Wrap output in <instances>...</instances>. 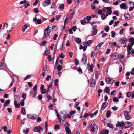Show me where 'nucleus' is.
Masks as SVG:
<instances>
[{"instance_id":"f257e3e1","label":"nucleus","mask_w":134,"mask_h":134,"mask_svg":"<svg viewBox=\"0 0 134 134\" xmlns=\"http://www.w3.org/2000/svg\"><path fill=\"white\" fill-rule=\"evenodd\" d=\"M49 26H48L47 28H46L44 30V36L43 37V38H47L50 32V30L49 29Z\"/></svg>"},{"instance_id":"f03ea898","label":"nucleus","mask_w":134,"mask_h":134,"mask_svg":"<svg viewBox=\"0 0 134 134\" xmlns=\"http://www.w3.org/2000/svg\"><path fill=\"white\" fill-rule=\"evenodd\" d=\"M102 10L104 12L107 13V10L109 12L108 14L109 15H111L112 13V11L111 10V8L110 7H106L103 8L102 9Z\"/></svg>"},{"instance_id":"7ed1b4c3","label":"nucleus","mask_w":134,"mask_h":134,"mask_svg":"<svg viewBox=\"0 0 134 134\" xmlns=\"http://www.w3.org/2000/svg\"><path fill=\"white\" fill-rule=\"evenodd\" d=\"M43 129L40 126L36 127L34 129V132H38L39 133H40L41 131H43Z\"/></svg>"},{"instance_id":"20e7f679","label":"nucleus","mask_w":134,"mask_h":134,"mask_svg":"<svg viewBox=\"0 0 134 134\" xmlns=\"http://www.w3.org/2000/svg\"><path fill=\"white\" fill-rule=\"evenodd\" d=\"M105 80L106 83L108 84H110L114 82V80L111 79L108 77H106Z\"/></svg>"},{"instance_id":"39448f33","label":"nucleus","mask_w":134,"mask_h":134,"mask_svg":"<svg viewBox=\"0 0 134 134\" xmlns=\"http://www.w3.org/2000/svg\"><path fill=\"white\" fill-rule=\"evenodd\" d=\"M118 57L119 55L118 53H115L112 55L111 58L112 60H114L117 59L118 58Z\"/></svg>"},{"instance_id":"423d86ee","label":"nucleus","mask_w":134,"mask_h":134,"mask_svg":"<svg viewBox=\"0 0 134 134\" xmlns=\"http://www.w3.org/2000/svg\"><path fill=\"white\" fill-rule=\"evenodd\" d=\"M51 4L50 0H46L43 2L42 5L44 7L48 6Z\"/></svg>"},{"instance_id":"0eeeda50","label":"nucleus","mask_w":134,"mask_h":134,"mask_svg":"<svg viewBox=\"0 0 134 134\" xmlns=\"http://www.w3.org/2000/svg\"><path fill=\"white\" fill-rule=\"evenodd\" d=\"M27 116L28 118L32 120L36 119L37 118V116L36 115H31L30 114H27Z\"/></svg>"},{"instance_id":"6e6552de","label":"nucleus","mask_w":134,"mask_h":134,"mask_svg":"<svg viewBox=\"0 0 134 134\" xmlns=\"http://www.w3.org/2000/svg\"><path fill=\"white\" fill-rule=\"evenodd\" d=\"M132 123L131 122L129 121L126 122L124 126L125 127V128H129L132 126Z\"/></svg>"},{"instance_id":"1a4fd4ad","label":"nucleus","mask_w":134,"mask_h":134,"mask_svg":"<svg viewBox=\"0 0 134 134\" xmlns=\"http://www.w3.org/2000/svg\"><path fill=\"white\" fill-rule=\"evenodd\" d=\"M124 114L125 119L127 120H129L130 117L129 115L130 114V113L127 111H125L124 112Z\"/></svg>"},{"instance_id":"9d476101","label":"nucleus","mask_w":134,"mask_h":134,"mask_svg":"<svg viewBox=\"0 0 134 134\" xmlns=\"http://www.w3.org/2000/svg\"><path fill=\"white\" fill-rule=\"evenodd\" d=\"M124 125H125V123L124 122H120L118 121L117 124H116V126L119 127H121Z\"/></svg>"},{"instance_id":"9b49d317","label":"nucleus","mask_w":134,"mask_h":134,"mask_svg":"<svg viewBox=\"0 0 134 134\" xmlns=\"http://www.w3.org/2000/svg\"><path fill=\"white\" fill-rule=\"evenodd\" d=\"M120 42L122 44H125L126 43L127 39L125 38H122L119 40Z\"/></svg>"},{"instance_id":"f8f14e48","label":"nucleus","mask_w":134,"mask_h":134,"mask_svg":"<svg viewBox=\"0 0 134 134\" xmlns=\"http://www.w3.org/2000/svg\"><path fill=\"white\" fill-rule=\"evenodd\" d=\"M108 104V103H107L104 102L101 105V109L102 110H104Z\"/></svg>"},{"instance_id":"ddd939ff","label":"nucleus","mask_w":134,"mask_h":134,"mask_svg":"<svg viewBox=\"0 0 134 134\" xmlns=\"http://www.w3.org/2000/svg\"><path fill=\"white\" fill-rule=\"evenodd\" d=\"M120 8L122 9H127V7L126 5V3H122L120 5Z\"/></svg>"},{"instance_id":"4468645a","label":"nucleus","mask_w":134,"mask_h":134,"mask_svg":"<svg viewBox=\"0 0 134 134\" xmlns=\"http://www.w3.org/2000/svg\"><path fill=\"white\" fill-rule=\"evenodd\" d=\"M87 58L85 54H84L83 57L81 60V62L84 63L86 62Z\"/></svg>"},{"instance_id":"2eb2a0df","label":"nucleus","mask_w":134,"mask_h":134,"mask_svg":"<svg viewBox=\"0 0 134 134\" xmlns=\"http://www.w3.org/2000/svg\"><path fill=\"white\" fill-rule=\"evenodd\" d=\"M93 41L92 40H90L86 42H83V45H86L87 46H89L90 44L92 43V42Z\"/></svg>"},{"instance_id":"dca6fc26","label":"nucleus","mask_w":134,"mask_h":134,"mask_svg":"<svg viewBox=\"0 0 134 134\" xmlns=\"http://www.w3.org/2000/svg\"><path fill=\"white\" fill-rule=\"evenodd\" d=\"M124 16L126 20L128 21L130 20V17L129 14L127 13L125 14H124Z\"/></svg>"},{"instance_id":"f3484780","label":"nucleus","mask_w":134,"mask_h":134,"mask_svg":"<svg viewBox=\"0 0 134 134\" xmlns=\"http://www.w3.org/2000/svg\"><path fill=\"white\" fill-rule=\"evenodd\" d=\"M37 91L34 92L33 91H31L30 92V95L33 98H34L36 97V94H37Z\"/></svg>"},{"instance_id":"a211bd4d","label":"nucleus","mask_w":134,"mask_h":134,"mask_svg":"<svg viewBox=\"0 0 134 134\" xmlns=\"http://www.w3.org/2000/svg\"><path fill=\"white\" fill-rule=\"evenodd\" d=\"M93 64L92 63L90 66L89 69H88V71H90V73L93 72Z\"/></svg>"},{"instance_id":"6ab92c4d","label":"nucleus","mask_w":134,"mask_h":134,"mask_svg":"<svg viewBox=\"0 0 134 134\" xmlns=\"http://www.w3.org/2000/svg\"><path fill=\"white\" fill-rule=\"evenodd\" d=\"M10 100L9 99H8L6 101L5 103L4 104L3 106L4 107L7 106L10 103Z\"/></svg>"},{"instance_id":"aec40b11","label":"nucleus","mask_w":134,"mask_h":134,"mask_svg":"<svg viewBox=\"0 0 134 134\" xmlns=\"http://www.w3.org/2000/svg\"><path fill=\"white\" fill-rule=\"evenodd\" d=\"M21 112L22 114L23 115H25L26 113L25 108L24 107H23L21 108Z\"/></svg>"},{"instance_id":"412c9836","label":"nucleus","mask_w":134,"mask_h":134,"mask_svg":"<svg viewBox=\"0 0 134 134\" xmlns=\"http://www.w3.org/2000/svg\"><path fill=\"white\" fill-rule=\"evenodd\" d=\"M104 44L103 42H101L97 46L96 49H100L101 46Z\"/></svg>"},{"instance_id":"4be33fe9","label":"nucleus","mask_w":134,"mask_h":134,"mask_svg":"<svg viewBox=\"0 0 134 134\" xmlns=\"http://www.w3.org/2000/svg\"><path fill=\"white\" fill-rule=\"evenodd\" d=\"M91 128V129L90 130V132L93 133H94L95 132V130H96L97 129L94 126H92Z\"/></svg>"},{"instance_id":"5701e85b","label":"nucleus","mask_w":134,"mask_h":134,"mask_svg":"<svg viewBox=\"0 0 134 134\" xmlns=\"http://www.w3.org/2000/svg\"><path fill=\"white\" fill-rule=\"evenodd\" d=\"M96 81L95 79H93L91 82V86L93 87L94 86L95 83Z\"/></svg>"},{"instance_id":"b1692460","label":"nucleus","mask_w":134,"mask_h":134,"mask_svg":"<svg viewBox=\"0 0 134 134\" xmlns=\"http://www.w3.org/2000/svg\"><path fill=\"white\" fill-rule=\"evenodd\" d=\"M75 12L74 11L70 15V16L69 17V18L71 20H72V18L73 16V15L75 13Z\"/></svg>"},{"instance_id":"393cba45","label":"nucleus","mask_w":134,"mask_h":134,"mask_svg":"<svg viewBox=\"0 0 134 134\" xmlns=\"http://www.w3.org/2000/svg\"><path fill=\"white\" fill-rule=\"evenodd\" d=\"M13 80L15 81H17L18 80V77L15 75H13Z\"/></svg>"},{"instance_id":"a878e982","label":"nucleus","mask_w":134,"mask_h":134,"mask_svg":"<svg viewBox=\"0 0 134 134\" xmlns=\"http://www.w3.org/2000/svg\"><path fill=\"white\" fill-rule=\"evenodd\" d=\"M101 17L102 20H104L106 17V16H105V14L104 13H103L101 15Z\"/></svg>"},{"instance_id":"bb28decb","label":"nucleus","mask_w":134,"mask_h":134,"mask_svg":"<svg viewBox=\"0 0 134 134\" xmlns=\"http://www.w3.org/2000/svg\"><path fill=\"white\" fill-rule=\"evenodd\" d=\"M111 112L110 111V110H108L106 113V116L107 118L110 117V116Z\"/></svg>"},{"instance_id":"cd10ccee","label":"nucleus","mask_w":134,"mask_h":134,"mask_svg":"<svg viewBox=\"0 0 134 134\" xmlns=\"http://www.w3.org/2000/svg\"><path fill=\"white\" fill-rule=\"evenodd\" d=\"M91 124V125H93V126H94L95 127H96L97 129L98 130V126L97 125L95 124V122H92Z\"/></svg>"},{"instance_id":"c85d7f7f","label":"nucleus","mask_w":134,"mask_h":134,"mask_svg":"<svg viewBox=\"0 0 134 134\" xmlns=\"http://www.w3.org/2000/svg\"><path fill=\"white\" fill-rule=\"evenodd\" d=\"M75 41L77 43H80L81 42V40L80 38H75Z\"/></svg>"},{"instance_id":"c756f323","label":"nucleus","mask_w":134,"mask_h":134,"mask_svg":"<svg viewBox=\"0 0 134 134\" xmlns=\"http://www.w3.org/2000/svg\"><path fill=\"white\" fill-rule=\"evenodd\" d=\"M29 131V128H27L26 130H23V132L25 134H27Z\"/></svg>"},{"instance_id":"7c9ffc66","label":"nucleus","mask_w":134,"mask_h":134,"mask_svg":"<svg viewBox=\"0 0 134 134\" xmlns=\"http://www.w3.org/2000/svg\"><path fill=\"white\" fill-rule=\"evenodd\" d=\"M104 91L107 93H108L110 92V90L108 87H105Z\"/></svg>"},{"instance_id":"2f4dec72","label":"nucleus","mask_w":134,"mask_h":134,"mask_svg":"<svg viewBox=\"0 0 134 134\" xmlns=\"http://www.w3.org/2000/svg\"><path fill=\"white\" fill-rule=\"evenodd\" d=\"M64 126L65 127V130L69 129V126H70V124L69 123L67 122L66 124H65L64 125Z\"/></svg>"},{"instance_id":"473e14b6","label":"nucleus","mask_w":134,"mask_h":134,"mask_svg":"<svg viewBox=\"0 0 134 134\" xmlns=\"http://www.w3.org/2000/svg\"><path fill=\"white\" fill-rule=\"evenodd\" d=\"M8 26V24L7 23H5L4 24L3 26V29H4L5 28H7Z\"/></svg>"},{"instance_id":"72a5a7b5","label":"nucleus","mask_w":134,"mask_h":134,"mask_svg":"<svg viewBox=\"0 0 134 134\" xmlns=\"http://www.w3.org/2000/svg\"><path fill=\"white\" fill-rule=\"evenodd\" d=\"M50 51L48 49H46L44 52V54L45 55H47L50 54Z\"/></svg>"},{"instance_id":"f704fd0d","label":"nucleus","mask_w":134,"mask_h":134,"mask_svg":"<svg viewBox=\"0 0 134 134\" xmlns=\"http://www.w3.org/2000/svg\"><path fill=\"white\" fill-rule=\"evenodd\" d=\"M107 126L108 127L110 128H113V125L111 123H108L107 124Z\"/></svg>"},{"instance_id":"c9c22d12","label":"nucleus","mask_w":134,"mask_h":134,"mask_svg":"<svg viewBox=\"0 0 134 134\" xmlns=\"http://www.w3.org/2000/svg\"><path fill=\"white\" fill-rule=\"evenodd\" d=\"M62 68V66L60 65H59L57 67V70L58 71H60L61 70Z\"/></svg>"},{"instance_id":"e433bc0d","label":"nucleus","mask_w":134,"mask_h":134,"mask_svg":"<svg viewBox=\"0 0 134 134\" xmlns=\"http://www.w3.org/2000/svg\"><path fill=\"white\" fill-rule=\"evenodd\" d=\"M97 32V29L93 30V31L92 33V35L93 36H94L96 35Z\"/></svg>"},{"instance_id":"4c0bfd02","label":"nucleus","mask_w":134,"mask_h":134,"mask_svg":"<svg viewBox=\"0 0 134 134\" xmlns=\"http://www.w3.org/2000/svg\"><path fill=\"white\" fill-rule=\"evenodd\" d=\"M24 99H22L21 100V101L20 102V104L21 106H23L24 105Z\"/></svg>"},{"instance_id":"58836bf2","label":"nucleus","mask_w":134,"mask_h":134,"mask_svg":"<svg viewBox=\"0 0 134 134\" xmlns=\"http://www.w3.org/2000/svg\"><path fill=\"white\" fill-rule=\"evenodd\" d=\"M74 62L75 63V65L77 66L79 64V60L77 58H76L75 59Z\"/></svg>"},{"instance_id":"ea45409f","label":"nucleus","mask_w":134,"mask_h":134,"mask_svg":"<svg viewBox=\"0 0 134 134\" xmlns=\"http://www.w3.org/2000/svg\"><path fill=\"white\" fill-rule=\"evenodd\" d=\"M36 23L38 24H40L42 23L41 19H37L36 21Z\"/></svg>"},{"instance_id":"a19ab883","label":"nucleus","mask_w":134,"mask_h":134,"mask_svg":"<svg viewBox=\"0 0 134 134\" xmlns=\"http://www.w3.org/2000/svg\"><path fill=\"white\" fill-rule=\"evenodd\" d=\"M60 113L61 115L63 116H65L66 114V112L64 111H62L60 112Z\"/></svg>"},{"instance_id":"79ce46f5","label":"nucleus","mask_w":134,"mask_h":134,"mask_svg":"<svg viewBox=\"0 0 134 134\" xmlns=\"http://www.w3.org/2000/svg\"><path fill=\"white\" fill-rule=\"evenodd\" d=\"M64 4H62L59 6V8L61 10H63L64 9Z\"/></svg>"},{"instance_id":"37998d69","label":"nucleus","mask_w":134,"mask_h":134,"mask_svg":"<svg viewBox=\"0 0 134 134\" xmlns=\"http://www.w3.org/2000/svg\"><path fill=\"white\" fill-rule=\"evenodd\" d=\"M47 59H48L49 62H50L52 60V59L50 55H48L47 57Z\"/></svg>"},{"instance_id":"c03bdc74","label":"nucleus","mask_w":134,"mask_h":134,"mask_svg":"<svg viewBox=\"0 0 134 134\" xmlns=\"http://www.w3.org/2000/svg\"><path fill=\"white\" fill-rule=\"evenodd\" d=\"M13 27L11 26L10 27V28L9 29V28H8V30H7V32L9 33L11 31L13 30Z\"/></svg>"},{"instance_id":"a18cd8bd","label":"nucleus","mask_w":134,"mask_h":134,"mask_svg":"<svg viewBox=\"0 0 134 134\" xmlns=\"http://www.w3.org/2000/svg\"><path fill=\"white\" fill-rule=\"evenodd\" d=\"M113 13L114 14L116 15L117 16H119V12L117 10L114 11Z\"/></svg>"},{"instance_id":"49530a36","label":"nucleus","mask_w":134,"mask_h":134,"mask_svg":"<svg viewBox=\"0 0 134 134\" xmlns=\"http://www.w3.org/2000/svg\"><path fill=\"white\" fill-rule=\"evenodd\" d=\"M119 100L118 98L116 97H114L113 98V101L114 102H118L119 101Z\"/></svg>"},{"instance_id":"de8ad7c7","label":"nucleus","mask_w":134,"mask_h":134,"mask_svg":"<svg viewBox=\"0 0 134 134\" xmlns=\"http://www.w3.org/2000/svg\"><path fill=\"white\" fill-rule=\"evenodd\" d=\"M41 91V93L42 94H44L47 92L46 90L44 89L42 90Z\"/></svg>"},{"instance_id":"09e8293b","label":"nucleus","mask_w":134,"mask_h":134,"mask_svg":"<svg viewBox=\"0 0 134 134\" xmlns=\"http://www.w3.org/2000/svg\"><path fill=\"white\" fill-rule=\"evenodd\" d=\"M65 130L69 134H71V130L69 129H66Z\"/></svg>"},{"instance_id":"8fccbe9b","label":"nucleus","mask_w":134,"mask_h":134,"mask_svg":"<svg viewBox=\"0 0 134 134\" xmlns=\"http://www.w3.org/2000/svg\"><path fill=\"white\" fill-rule=\"evenodd\" d=\"M34 12L35 13H38L39 11L38 8H35L34 10Z\"/></svg>"},{"instance_id":"3c124183","label":"nucleus","mask_w":134,"mask_h":134,"mask_svg":"<svg viewBox=\"0 0 134 134\" xmlns=\"http://www.w3.org/2000/svg\"><path fill=\"white\" fill-rule=\"evenodd\" d=\"M59 57L60 58H64L65 57V55L63 53H61L59 55Z\"/></svg>"},{"instance_id":"603ef678","label":"nucleus","mask_w":134,"mask_h":134,"mask_svg":"<svg viewBox=\"0 0 134 134\" xmlns=\"http://www.w3.org/2000/svg\"><path fill=\"white\" fill-rule=\"evenodd\" d=\"M54 84L56 86H57L58 85L57 83L58 82V79H55V81Z\"/></svg>"},{"instance_id":"864d4df0","label":"nucleus","mask_w":134,"mask_h":134,"mask_svg":"<svg viewBox=\"0 0 134 134\" xmlns=\"http://www.w3.org/2000/svg\"><path fill=\"white\" fill-rule=\"evenodd\" d=\"M119 23V21H117L115 22H114V23L115 24L114 25L113 27H115L116 26H117L118 24Z\"/></svg>"},{"instance_id":"5fc2aeb1","label":"nucleus","mask_w":134,"mask_h":134,"mask_svg":"<svg viewBox=\"0 0 134 134\" xmlns=\"http://www.w3.org/2000/svg\"><path fill=\"white\" fill-rule=\"evenodd\" d=\"M77 71L80 73L82 74V69L80 67L77 70Z\"/></svg>"},{"instance_id":"6e6d98bb","label":"nucleus","mask_w":134,"mask_h":134,"mask_svg":"<svg viewBox=\"0 0 134 134\" xmlns=\"http://www.w3.org/2000/svg\"><path fill=\"white\" fill-rule=\"evenodd\" d=\"M2 128L4 129V131L5 132L7 131V128L6 126H5L3 127H2Z\"/></svg>"},{"instance_id":"4d7b16f0","label":"nucleus","mask_w":134,"mask_h":134,"mask_svg":"<svg viewBox=\"0 0 134 134\" xmlns=\"http://www.w3.org/2000/svg\"><path fill=\"white\" fill-rule=\"evenodd\" d=\"M46 43V41H44L43 42H41V43L40 44L41 46H45V45Z\"/></svg>"},{"instance_id":"13d9d810","label":"nucleus","mask_w":134,"mask_h":134,"mask_svg":"<svg viewBox=\"0 0 134 134\" xmlns=\"http://www.w3.org/2000/svg\"><path fill=\"white\" fill-rule=\"evenodd\" d=\"M127 50L130 51L132 49V47L131 46L129 45L127 47Z\"/></svg>"},{"instance_id":"bf43d9fd","label":"nucleus","mask_w":134,"mask_h":134,"mask_svg":"<svg viewBox=\"0 0 134 134\" xmlns=\"http://www.w3.org/2000/svg\"><path fill=\"white\" fill-rule=\"evenodd\" d=\"M22 97L24 99V100L26 98V94L25 93H23L22 95Z\"/></svg>"},{"instance_id":"052dcab7","label":"nucleus","mask_w":134,"mask_h":134,"mask_svg":"<svg viewBox=\"0 0 134 134\" xmlns=\"http://www.w3.org/2000/svg\"><path fill=\"white\" fill-rule=\"evenodd\" d=\"M38 99L40 100H41L42 99V94H40L38 95Z\"/></svg>"},{"instance_id":"680f3d73","label":"nucleus","mask_w":134,"mask_h":134,"mask_svg":"<svg viewBox=\"0 0 134 134\" xmlns=\"http://www.w3.org/2000/svg\"><path fill=\"white\" fill-rule=\"evenodd\" d=\"M98 73L97 71L95 73V78L96 79H97L98 78Z\"/></svg>"},{"instance_id":"e2e57ef3","label":"nucleus","mask_w":134,"mask_h":134,"mask_svg":"<svg viewBox=\"0 0 134 134\" xmlns=\"http://www.w3.org/2000/svg\"><path fill=\"white\" fill-rule=\"evenodd\" d=\"M129 41L130 42H133L134 41V38H131L129 39Z\"/></svg>"},{"instance_id":"0e129e2a","label":"nucleus","mask_w":134,"mask_h":134,"mask_svg":"<svg viewBox=\"0 0 134 134\" xmlns=\"http://www.w3.org/2000/svg\"><path fill=\"white\" fill-rule=\"evenodd\" d=\"M112 109L113 110L115 111L117 110L118 108L116 106H114L112 107Z\"/></svg>"},{"instance_id":"69168bd1","label":"nucleus","mask_w":134,"mask_h":134,"mask_svg":"<svg viewBox=\"0 0 134 134\" xmlns=\"http://www.w3.org/2000/svg\"><path fill=\"white\" fill-rule=\"evenodd\" d=\"M81 23L82 25H84L86 23V21L85 20H82L81 21Z\"/></svg>"},{"instance_id":"338daca9","label":"nucleus","mask_w":134,"mask_h":134,"mask_svg":"<svg viewBox=\"0 0 134 134\" xmlns=\"http://www.w3.org/2000/svg\"><path fill=\"white\" fill-rule=\"evenodd\" d=\"M91 18V17L90 16H87L86 19L88 21H90Z\"/></svg>"},{"instance_id":"774afa93","label":"nucleus","mask_w":134,"mask_h":134,"mask_svg":"<svg viewBox=\"0 0 134 134\" xmlns=\"http://www.w3.org/2000/svg\"><path fill=\"white\" fill-rule=\"evenodd\" d=\"M79 102H75L74 105V107H76L79 105Z\"/></svg>"}]
</instances>
